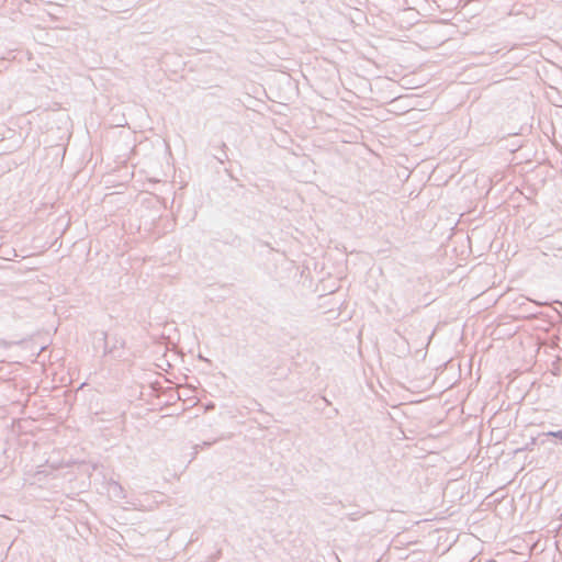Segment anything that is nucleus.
Instances as JSON below:
<instances>
[{"instance_id": "f257e3e1", "label": "nucleus", "mask_w": 562, "mask_h": 562, "mask_svg": "<svg viewBox=\"0 0 562 562\" xmlns=\"http://www.w3.org/2000/svg\"><path fill=\"white\" fill-rule=\"evenodd\" d=\"M103 341V349L105 356H112L113 358H121L122 357V349L124 348V340L114 338L113 345L110 346L109 344V337L108 334L102 331L101 333Z\"/></svg>"}, {"instance_id": "7ed1b4c3", "label": "nucleus", "mask_w": 562, "mask_h": 562, "mask_svg": "<svg viewBox=\"0 0 562 562\" xmlns=\"http://www.w3.org/2000/svg\"><path fill=\"white\" fill-rule=\"evenodd\" d=\"M548 435L557 439H562V430L550 431Z\"/></svg>"}, {"instance_id": "20e7f679", "label": "nucleus", "mask_w": 562, "mask_h": 562, "mask_svg": "<svg viewBox=\"0 0 562 562\" xmlns=\"http://www.w3.org/2000/svg\"><path fill=\"white\" fill-rule=\"evenodd\" d=\"M349 519L350 520H357L358 519V514H350L349 515Z\"/></svg>"}, {"instance_id": "39448f33", "label": "nucleus", "mask_w": 562, "mask_h": 562, "mask_svg": "<svg viewBox=\"0 0 562 562\" xmlns=\"http://www.w3.org/2000/svg\"><path fill=\"white\" fill-rule=\"evenodd\" d=\"M115 487L122 490L121 485L115 484Z\"/></svg>"}, {"instance_id": "f03ea898", "label": "nucleus", "mask_w": 562, "mask_h": 562, "mask_svg": "<svg viewBox=\"0 0 562 562\" xmlns=\"http://www.w3.org/2000/svg\"><path fill=\"white\" fill-rule=\"evenodd\" d=\"M226 145L223 143L222 144V154L220 155H214V157L221 162V164H224L225 160L228 159V156L226 154Z\"/></svg>"}]
</instances>
